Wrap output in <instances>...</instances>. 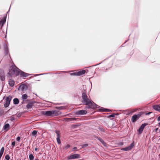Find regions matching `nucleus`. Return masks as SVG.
I'll use <instances>...</instances> for the list:
<instances>
[{"label":"nucleus","instance_id":"f257e3e1","mask_svg":"<svg viewBox=\"0 0 160 160\" xmlns=\"http://www.w3.org/2000/svg\"><path fill=\"white\" fill-rule=\"evenodd\" d=\"M82 98L83 100V102L84 104L88 106V108H96V105L92 102L91 100L89 99L85 92H83L82 93Z\"/></svg>","mask_w":160,"mask_h":160},{"label":"nucleus","instance_id":"f03ea898","mask_svg":"<svg viewBox=\"0 0 160 160\" xmlns=\"http://www.w3.org/2000/svg\"><path fill=\"white\" fill-rule=\"evenodd\" d=\"M19 69L15 65H12V67H10L9 72L7 74V76L9 78L12 75L15 74L16 75H18L19 74Z\"/></svg>","mask_w":160,"mask_h":160},{"label":"nucleus","instance_id":"7ed1b4c3","mask_svg":"<svg viewBox=\"0 0 160 160\" xmlns=\"http://www.w3.org/2000/svg\"><path fill=\"white\" fill-rule=\"evenodd\" d=\"M19 73L18 74V75H19L21 78H22V79H27L28 78H30V79H34L33 78H34V76H31V74L25 72L20 69L19 70Z\"/></svg>","mask_w":160,"mask_h":160},{"label":"nucleus","instance_id":"20e7f679","mask_svg":"<svg viewBox=\"0 0 160 160\" xmlns=\"http://www.w3.org/2000/svg\"><path fill=\"white\" fill-rule=\"evenodd\" d=\"M43 113L47 116L52 117L58 115V112L56 110L47 111L44 112Z\"/></svg>","mask_w":160,"mask_h":160},{"label":"nucleus","instance_id":"39448f33","mask_svg":"<svg viewBox=\"0 0 160 160\" xmlns=\"http://www.w3.org/2000/svg\"><path fill=\"white\" fill-rule=\"evenodd\" d=\"M86 72L85 70H82L71 73L70 75L72 76H80L84 74Z\"/></svg>","mask_w":160,"mask_h":160},{"label":"nucleus","instance_id":"423d86ee","mask_svg":"<svg viewBox=\"0 0 160 160\" xmlns=\"http://www.w3.org/2000/svg\"><path fill=\"white\" fill-rule=\"evenodd\" d=\"M142 114V113L140 112L137 115L135 114L133 115L132 117L131 118V121L132 122H135L138 119H139Z\"/></svg>","mask_w":160,"mask_h":160},{"label":"nucleus","instance_id":"0eeeda50","mask_svg":"<svg viewBox=\"0 0 160 160\" xmlns=\"http://www.w3.org/2000/svg\"><path fill=\"white\" fill-rule=\"evenodd\" d=\"M67 158V159L68 160L79 158H80V155L78 154H75L68 156Z\"/></svg>","mask_w":160,"mask_h":160},{"label":"nucleus","instance_id":"6e6552de","mask_svg":"<svg viewBox=\"0 0 160 160\" xmlns=\"http://www.w3.org/2000/svg\"><path fill=\"white\" fill-rule=\"evenodd\" d=\"M12 97L11 96H9L6 99V102L4 104V106L5 107H8L10 104V101L12 99Z\"/></svg>","mask_w":160,"mask_h":160},{"label":"nucleus","instance_id":"1a4fd4ad","mask_svg":"<svg viewBox=\"0 0 160 160\" xmlns=\"http://www.w3.org/2000/svg\"><path fill=\"white\" fill-rule=\"evenodd\" d=\"M134 146V144L133 142L131 143L130 145L125 148H121V150H123L125 151H128L131 150L133 148Z\"/></svg>","mask_w":160,"mask_h":160},{"label":"nucleus","instance_id":"9d476101","mask_svg":"<svg viewBox=\"0 0 160 160\" xmlns=\"http://www.w3.org/2000/svg\"><path fill=\"white\" fill-rule=\"evenodd\" d=\"M147 125V124L146 123H144L143 124H142L140 127L139 128L138 130V132L139 134H141L145 127Z\"/></svg>","mask_w":160,"mask_h":160},{"label":"nucleus","instance_id":"9b49d317","mask_svg":"<svg viewBox=\"0 0 160 160\" xmlns=\"http://www.w3.org/2000/svg\"><path fill=\"white\" fill-rule=\"evenodd\" d=\"M28 88V86L27 84L23 83L21 84L19 87L18 90L23 91L24 90H26Z\"/></svg>","mask_w":160,"mask_h":160},{"label":"nucleus","instance_id":"f8f14e48","mask_svg":"<svg viewBox=\"0 0 160 160\" xmlns=\"http://www.w3.org/2000/svg\"><path fill=\"white\" fill-rule=\"evenodd\" d=\"M0 79L1 80H4L5 79L3 71L1 69H0Z\"/></svg>","mask_w":160,"mask_h":160},{"label":"nucleus","instance_id":"ddd939ff","mask_svg":"<svg viewBox=\"0 0 160 160\" xmlns=\"http://www.w3.org/2000/svg\"><path fill=\"white\" fill-rule=\"evenodd\" d=\"M87 113V111L85 110H82L78 111L77 113L79 115H84Z\"/></svg>","mask_w":160,"mask_h":160},{"label":"nucleus","instance_id":"4468645a","mask_svg":"<svg viewBox=\"0 0 160 160\" xmlns=\"http://www.w3.org/2000/svg\"><path fill=\"white\" fill-rule=\"evenodd\" d=\"M102 143V144L105 147L107 146V144L104 141V140L101 138L100 137H97V138Z\"/></svg>","mask_w":160,"mask_h":160},{"label":"nucleus","instance_id":"2eb2a0df","mask_svg":"<svg viewBox=\"0 0 160 160\" xmlns=\"http://www.w3.org/2000/svg\"><path fill=\"white\" fill-rule=\"evenodd\" d=\"M10 125L8 123L6 124L3 127V129H4L5 131H8Z\"/></svg>","mask_w":160,"mask_h":160},{"label":"nucleus","instance_id":"dca6fc26","mask_svg":"<svg viewBox=\"0 0 160 160\" xmlns=\"http://www.w3.org/2000/svg\"><path fill=\"white\" fill-rule=\"evenodd\" d=\"M4 51L5 53V54H7L8 53V48L6 44H5L4 48Z\"/></svg>","mask_w":160,"mask_h":160},{"label":"nucleus","instance_id":"f3484780","mask_svg":"<svg viewBox=\"0 0 160 160\" xmlns=\"http://www.w3.org/2000/svg\"><path fill=\"white\" fill-rule=\"evenodd\" d=\"M153 108L155 110L160 112V106L158 105H154L153 106Z\"/></svg>","mask_w":160,"mask_h":160},{"label":"nucleus","instance_id":"a211bd4d","mask_svg":"<svg viewBox=\"0 0 160 160\" xmlns=\"http://www.w3.org/2000/svg\"><path fill=\"white\" fill-rule=\"evenodd\" d=\"M6 21V17L3 18L0 21V25H2V26Z\"/></svg>","mask_w":160,"mask_h":160},{"label":"nucleus","instance_id":"6ab92c4d","mask_svg":"<svg viewBox=\"0 0 160 160\" xmlns=\"http://www.w3.org/2000/svg\"><path fill=\"white\" fill-rule=\"evenodd\" d=\"M76 120V118H66L64 119V120L66 122H70L71 121H74Z\"/></svg>","mask_w":160,"mask_h":160},{"label":"nucleus","instance_id":"aec40b11","mask_svg":"<svg viewBox=\"0 0 160 160\" xmlns=\"http://www.w3.org/2000/svg\"><path fill=\"white\" fill-rule=\"evenodd\" d=\"M33 105V104L32 102H29L28 103L26 106V107L30 109L32 108Z\"/></svg>","mask_w":160,"mask_h":160},{"label":"nucleus","instance_id":"412c9836","mask_svg":"<svg viewBox=\"0 0 160 160\" xmlns=\"http://www.w3.org/2000/svg\"><path fill=\"white\" fill-rule=\"evenodd\" d=\"M14 81H8V84L11 87L13 86L14 85Z\"/></svg>","mask_w":160,"mask_h":160},{"label":"nucleus","instance_id":"4be33fe9","mask_svg":"<svg viewBox=\"0 0 160 160\" xmlns=\"http://www.w3.org/2000/svg\"><path fill=\"white\" fill-rule=\"evenodd\" d=\"M13 101V103L14 104H18L19 102V100L17 98H15L14 99Z\"/></svg>","mask_w":160,"mask_h":160},{"label":"nucleus","instance_id":"5701e85b","mask_svg":"<svg viewBox=\"0 0 160 160\" xmlns=\"http://www.w3.org/2000/svg\"><path fill=\"white\" fill-rule=\"evenodd\" d=\"M4 150V148L3 147H2L1 148V149L0 150V158H1L2 154L3 153Z\"/></svg>","mask_w":160,"mask_h":160},{"label":"nucleus","instance_id":"b1692460","mask_svg":"<svg viewBox=\"0 0 160 160\" xmlns=\"http://www.w3.org/2000/svg\"><path fill=\"white\" fill-rule=\"evenodd\" d=\"M28 98V95L27 94H25L22 95V98L23 101L26 100Z\"/></svg>","mask_w":160,"mask_h":160},{"label":"nucleus","instance_id":"393cba45","mask_svg":"<svg viewBox=\"0 0 160 160\" xmlns=\"http://www.w3.org/2000/svg\"><path fill=\"white\" fill-rule=\"evenodd\" d=\"M37 131L36 130H34L32 133L31 135L33 136H36L37 135Z\"/></svg>","mask_w":160,"mask_h":160},{"label":"nucleus","instance_id":"a878e982","mask_svg":"<svg viewBox=\"0 0 160 160\" xmlns=\"http://www.w3.org/2000/svg\"><path fill=\"white\" fill-rule=\"evenodd\" d=\"M100 111H101L102 112H109V111H111V110H110L109 109H104V108H103L102 109H100Z\"/></svg>","mask_w":160,"mask_h":160},{"label":"nucleus","instance_id":"bb28decb","mask_svg":"<svg viewBox=\"0 0 160 160\" xmlns=\"http://www.w3.org/2000/svg\"><path fill=\"white\" fill-rule=\"evenodd\" d=\"M34 157L32 154H30L29 155V160H32L34 159Z\"/></svg>","mask_w":160,"mask_h":160},{"label":"nucleus","instance_id":"cd10ccee","mask_svg":"<svg viewBox=\"0 0 160 160\" xmlns=\"http://www.w3.org/2000/svg\"><path fill=\"white\" fill-rule=\"evenodd\" d=\"M5 158L7 160H9L10 159V157L9 155L7 154L5 156Z\"/></svg>","mask_w":160,"mask_h":160},{"label":"nucleus","instance_id":"c85d7f7f","mask_svg":"<svg viewBox=\"0 0 160 160\" xmlns=\"http://www.w3.org/2000/svg\"><path fill=\"white\" fill-rule=\"evenodd\" d=\"M57 108L59 109H64L66 108V107L65 106H61Z\"/></svg>","mask_w":160,"mask_h":160},{"label":"nucleus","instance_id":"c756f323","mask_svg":"<svg viewBox=\"0 0 160 160\" xmlns=\"http://www.w3.org/2000/svg\"><path fill=\"white\" fill-rule=\"evenodd\" d=\"M98 129L102 132H104L105 131L104 129L102 127H99Z\"/></svg>","mask_w":160,"mask_h":160},{"label":"nucleus","instance_id":"7c9ffc66","mask_svg":"<svg viewBox=\"0 0 160 160\" xmlns=\"http://www.w3.org/2000/svg\"><path fill=\"white\" fill-rule=\"evenodd\" d=\"M60 138H57V142L58 144H60L61 143V141L60 140Z\"/></svg>","mask_w":160,"mask_h":160},{"label":"nucleus","instance_id":"2f4dec72","mask_svg":"<svg viewBox=\"0 0 160 160\" xmlns=\"http://www.w3.org/2000/svg\"><path fill=\"white\" fill-rule=\"evenodd\" d=\"M70 147V145L69 144H68L64 148L65 149L67 150Z\"/></svg>","mask_w":160,"mask_h":160},{"label":"nucleus","instance_id":"473e14b6","mask_svg":"<svg viewBox=\"0 0 160 160\" xmlns=\"http://www.w3.org/2000/svg\"><path fill=\"white\" fill-rule=\"evenodd\" d=\"M56 132L57 134V138L59 137V138H60V135L59 134V132H58V131H56Z\"/></svg>","mask_w":160,"mask_h":160},{"label":"nucleus","instance_id":"72a5a7b5","mask_svg":"<svg viewBox=\"0 0 160 160\" xmlns=\"http://www.w3.org/2000/svg\"><path fill=\"white\" fill-rule=\"evenodd\" d=\"M3 112H4L3 110L0 109V116H2L3 114Z\"/></svg>","mask_w":160,"mask_h":160},{"label":"nucleus","instance_id":"f704fd0d","mask_svg":"<svg viewBox=\"0 0 160 160\" xmlns=\"http://www.w3.org/2000/svg\"><path fill=\"white\" fill-rule=\"evenodd\" d=\"M88 146V144H84L82 145V148H85L87 147Z\"/></svg>","mask_w":160,"mask_h":160},{"label":"nucleus","instance_id":"c9c22d12","mask_svg":"<svg viewBox=\"0 0 160 160\" xmlns=\"http://www.w3.org/2000/svg\"><path fill=\"white\" fill-rule=\"evenodd\" d=\"M12 146V148H13L15 146V141H14L12 142L11 144Z\"/></svg>","mask_w":160,"mask_h":160},{"label":"nucleus","instance_id":"e433bc0d","mask_svg":"<svg viewBox=\"0 0 160 160\" xmlns=\"http://www.w3.org/2000/svg\"><path fill=\"white\" fill-rule=\"evenodd\" d=\"M16 140L17 141H19L20 140V138L19 137H18L17 138Z\"/></svg>","mask_w":160,"mask_h":160},{"label":"nucleus","instance_id":"4c0bfd02","mask_svg":"<svg viewBox=\"0 0 160 160\" xmlns=\"http://www.w3.org/2000/svg\"><path fill=\"white\" fill-rule=\"evenodd\" d=\"M110 117L114 118L115 117V115L114 114H111V115H110Z\"/></svg>","mask_w":160,"mask_h":160},{"label":"nucleus","instance_id":"58836bf2","mask_svg":"<svg viewBox=\"0 0 160 160\" xmlns=\"http://www.w3.org/2000/svg\"><path fill=\"white\" fill-rule=\"evenodd\" d=\"M157 120L158 121H160V116L158 117Z\"/></svg>","mask_w":160,"mask_h":160},{"label":"nucleus","instance_id":"ea45409f","mask_svg":"<svg viewBox=\"0 0 160 160\" xmlns=\"http://www.w3.org/2000/svg\"><path fill=\"white\" fill-rule=\"evenodd\" d=\"M38 150V148L37 147H36L35 148V151H37Z\"/></svg>","mask_w":160,"mask_h":160},{"label":"nucleus","instance_id":"a19ab883","mask_svg":"<svg viewBox=\"0 0 160 160\" xmlns=\"http://www.w3.org/2000/svg\"><path fill=\"white\" fill-rule=\"evenodd\" d=\"M158 128H156L155 130V132H157V131H158Z\"/></svg>","mask_w":160,"mask_h":160},{"label":"nucleus","instance_id":"79ce46f5","mask_svg":"<svg viewBox=\"0 0 160 160\" xmlns=\"http://www.w3.org/2000/svg\"><path fill=\"white\" fill-rule=\"evenodd\" d=\"M151 112H149L148 113H147L146 115H149L150 113H151Z\"/></svg>","mask_w":160,"mask_h":160},{"label":"nucleus","instance_id":"37998d69","mask_svg":"<svg viewBox=\"0 0 160 160\" xmlns=\"http://www.w3.org/2000/svg\"><path fill=\"white\" fill-rule=\"evenodd\" d=\"M41 75V74H35L34 76H37Z\"/></svg>","mask_w":160,"mask_h":160},{"label":"nucleus","instance_id":"c03bdc74","mask_svg":"<svg viewBox=\"0 0 160 160\" xmlns=\"http://www.w3.org/2000/svg\"><path fill=\"white\" fill-rule=\"evenodd\" d=\"M158 126L160 127V122L158 123Z\"/></svg>","mask_w":160,"mask_h":160},{"label":"nucleus","instance_id":"a18cd8bd","mask_svg":"<svg viewBox=\"0 0 160 160\" xmlns=\"http://www.w3.org/2000/svg\"><path fill=\"white\" fill-rule=\"evenodd\" d=\"M76 148H76V147H75V148H74V149H76Z\"/></svg>","mask_w":160,"mask_h":160},{"label":"nucleus","instance_id":"49530a36","mask_svg":"<svg viewBox=\"0 0 160 160\" xmlns=\"http://www.w3.org/2000/svg\"><path fill=\"white\" fill-rule=\"evenodd\" d=\"M67 72L66 71H64V72Z\"/></svg>","mask_w":160,"mask_h":160},{"label":"nucleus","instance_id":"de8ad7c7","mask_svg":"<svg viewBox=\"0 0 160 160\" xmlns=\"http://www.w3.org/2000/svg\"><path fill=\"white\" fill-rule=\"evenodd\" d=\"M136 110H137V109H135V110L134 111V112H135V111H136Z\"/></svg>","mask_w":160,"mask_h":160},{"label":"nucleus","instance_id":"09e8293b","mask_svg":"<svg viewBox=\"0 0 160 160\" xmlns=\"http://www.w3.org/2000/svg\"><path fill=\"white\" fill-rule=\"evenodd\" d=\"M35 160H38L37 159H36Z\"/></svg>","mask_w":160,"mask_h":160},{"label":"nucleus","instance_id":"8fccbe9b","mask_svg":"<svg viewBox=\"0 0 160 160\" xmlns=\"http://www.w3.org/2000/svg\"><path fill=\"white\" fill-rule=\"evenodd\" d=\"M8 80H11V79H9Z\"/></svg>","mask_w":160,"mask_h":160},{"label":"nucleus","instance_id":"3c124183","mask_svg":"<svg viewBox=\"0 0 160 160\" xmlns=\"http://www.w3.org/2000/svg\"><path fill=\"white\" fill-rule=\"evenodd\" d=\"M127 41H126L125 42H127Z\"/></svg>","mask_w":160,"mask_h":160},{"label":"nucleus","instance_id":"603ef678","mask_svg":"<svg viewBox=\"0 0 160 160\" xmlns=\"http://www.w3.org/2000/svg\"><path fill=\"white\" fill-rule=\"evenodd\" d=\"M159 132H160V130H159Z\"/></svg>","mask_w":160,"mask_h":160}]
</instances>
